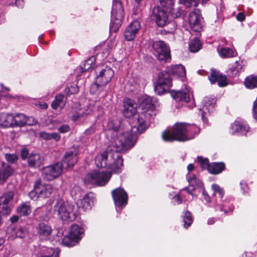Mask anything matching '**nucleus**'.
<instances>
[{"instance_id":"1","label":"nucleus","mask_w":257,"mask_h":257,"mask_svg":"<svg viewBox=\"0 0 257 257\" xmlns=\"http://www.w3.org/2000/svg\"><path fill=\"white\" fill-rule=\"evenodd\" d=\"M145 114H141L137 119L136 125L133 126L131 130L123 132L119 129L118 123L116 126H112L113 121H110L108 123L109 129L112 130L113 135L116 136L114 139L116 146L118 148L117 151L122 149H127L132 147L137 140L138 135L145 131L147 125L145 123Z\"/></svg>"},{"instance_id":"2","label":"nucleus","mask_w":257,"mask_h":257,"mask_svg":"<svg viewBox=\"0 0 257 257\" xmlns=\"http://www.w3.org/2000/svg\"><path fill=\"white\" fill-rule=\"evenodd\" d=\"M97 167L108 168L115 173H120L123 166V160L117 152H103L95 158Z\"/></svg>"},{"instance_id":"3","label":"nucleus","mask_w":257,"mask_h":257,"mask_svg":"<svg viewBox=\"0 0 257 257\" xmlns=\"http://www.w3.org/2000/svg\"><path fill=\"white\" fill-rule=\"evenodd\" d=\"M74 205L65 202L62 199H57L54 205V212L62 220L72 221L76 218V212Z\"/></svg>"},{"instance_id":"4","label":"nucleus","mask_w":257,"mask_h":257,"mask_svg":"<svg viewBox=\"0 0 257 257\" xmlns=\"http://www.w3.org/2000/svg\"><path fill=\"white\" fill-rule=\"evenodd\" d=\"M185 129V123L177 122L173 126L172 130L167 129L163 132L162 134V139L167 142L186 141Z\"/></svg>"},{"instance_id":"5","label":"nucleus","mask_w":257,"mask_h":257,"mask_svg":"<svg viewBox=\"0 0 257 257\" xmlns=\"http://www.w3.org/2000/svg\"><path fill=\"white\" fill-rule=\"evenodd\" d=\"M161 6L164 9L160 8H155L153 14L156 18V22L159 27L165 26L168 20V12L171 11L174 4V0H160Z\"/></svg>"},{"instance_id":"6","label":"nucleus","mask_w":257,"mask_h":257,"mask_svg":"<svg viewBox=\"0 0 257 257\" xmlns=\"http://www.w3.org/2000/svg\"><path fill=\"white\" fill-rule=\"evenodd\" d=\"M124 17L123 9L119 1L113 3L111 11V19L110 24V31L116 32L120 27Z\"/></svg>"},{"instance_id":"7","label":"nucleus","mask_w":257,"mask_h":257,"mask_svg":"<svg viewBox=\"0 0 257 257\" xmlns=\"http://www.w3.org/2000/svg\"><path fill=\"white\" fill-rule=\"evenodd\" d=\"M96 78L95 84L92 85V87L97 88L104 86L110 81L114 75V72L112 69L105 66L101 68L100 66L97 67L95 70Z\"/></svg>"},{"instance_id":"8","label":"nucleus","mask_w":257,"mask_h":257,"mask_svg":"<svg viewBox=\"0 0 257 257\" xmlns=\"http://www.w3.org/2000/svg\"><path fill=\"white\" fill-rule=\"evenodd\" d=\"M153 49L157 59L163 62H170L171 55L169 47L163 41L153 42Z\"/></svg>"},{"instance_id":"9","label":"nucleus","mask_w":257,"mask_h":257,"mask_svg":"<svg viewBox=\"0 0 257 257\" xmlns=\"http://www.w3.org/2000/svg\"><path fill=\"white\" fill-rule=\"evenodd\" d=\"M111 177L109 172H97L94 171L87 174L86 180L91 183L96 184L98 186L105 185Z\"/></svg>"},{"instance_id":"10","label":"nucleus","mask_w":257,"mask_h":257,"mask_svg":"<svg viewBox=\"0 0 257 257\" xmlns=\"http://www.w3.org/2000/svg\"><path fill=\"white\" fill-rule=\"evenodd\" d=\"M62 170V163H57L44 168L42 170V176L47 180H52L59 177L61 174Z\"/></svg>"},{"instance_id":"11","label":"nucleus","mask_w":257,"mask_h":257,"mask_svg":"<svg viewBox=\"0 0 257 257\" xmlns=\"http://www.w3.org/2000/svg\"><path fill=\"white\" fill-rule=\"evenodd\" d=\"M14 197L13 191H10L4 193L0 197V213L8 215L10 213L11 209L10 203Z\"/></svg>"},{"instance_id":"12","label":"nucleus","mask_w":257,"mask_h":257,"mask_svg":"<svg viewBox=\"0 0 257 257\" xmlns=\"http://www.w3.org/2000/svg\"><path fill=\"white\" fill-rule=\"evenodd\" d=\"M172 97L177 101H183L186 102L191 103L189 107L194 106V102L192 93L187 89L180 91H172L171 92Z\"/></svg>"},{"instance_id":"13","label":"nucleus","mask_w":257,"mask_h":257,"mask_svg":"<svg viewBox=\"0 0 257 257\" xmlns=\"http://www.w3.org/2000/svg\"><path fill=\"white\" fill-rule=\"evenodd\" d=\"M115 205L118 207L125 206L127 203L128 196L126 192L122 188H116L111 192Z\"/></svg>"},{"instance_id":"14","label":"nucleus","mask_w":257,"mask_h":257,"mask_svg":"<svg viewBox=\"0 0 257 257\" xmlns=\"http://www.w3.org/2000/svg\"><path fill=\"white\" fill-rule=\"evenodd\" d=\"M202 18L199 11L196 10L190 13L188 21L192 31L200 32L202 30Z\"/></svg>"},{"instance_id":"15","label":"nucleus","mask_w":257,"mask_h":257,"mask_svg":"<svg viewBox=\"0 0 257 257\" xmlns=\"http://www.w3.org/2000/svg\"><path fill=\"white\" fill-rule=\"evenodd\" d=\"M140 107L143 111L139 114L138 117L142 114H145V123L147 124L146 122L149 119V116L151 115V113L153 112L154 106L152 103V99L151 97L149 96H145L143 98V100L140 104Z\"/></svg>"},{"instance_id":"16","label":"nucleus","mask_w":257,"mask_h":257,"mask_svg":"<svg viewBox=\"0 0 257 257\" xmlns=\"http://www.w3.org/2000/svg\"><path fill=\"white\" fill-rule=\"evenodd\" d=\"M138 104L133 100L125 98L123 101V113L126 117L133 116L137 111Z\"/></svg>"},{"instance_id":"17","label":"nucleus","mask_w":257,"mask_h":257,"mask_svg":"<svg viewBox=\"0 0 257 257\" xmlns=\"http://www.w3.org/2000/svg\"><path fill=\"white\" fill-rule=\"evenodd\" d=\"M78 161L76 151H69L66 152L62 160V168H70L74 166Z\"/></svg>"},{"instance_id":"18","label":"nucleus","mask_w":257,"mask_h":257,"mask_svg":"<svg viewBox=\"0 0 257 257\" xmlns=\"http://www.w3.org/2000/svg\"><path fill=\"white\" fill-rule=\"evenodd\" d=\"M141 26L139 22L137 21H133L125 29L124 33L125 39L127 41L134 40Z\"/></svg>"},{"instance_id":"19","label":"nucleus","mask_w":257,"mask_h":257,"mask_svg":"<svg viewBox=\"0 0 257 257\" xmlns=\"http://www.w3.org/2000/svg\"><path fill=\"white\" fill-rule=\"evenodd\" d=\"M14 173V169L9 164L0 161V183L5 182Z\"/></svg>"},{"instance_id":"20","label":"nucleus","mask_w":257,"mask_h":257,"mask_svg":"<svg viewBox=\"0 0 257 257\" xmlns=\"http://www.w3.org/2000/svg\"><path fill=\"white\" fill-rule=\"evenodd\" d=\"M36 185L38 186L37 192L42 198H46L50 196L53 192V187L50 184H42L40 180L36 181Z\"/></svg>"},{"instance_id":"21","label":"nucleus","mask_w":257,"mask_h":257,"mask_svg":"<svg viewBox=\"0 0 257 257\" xmlns=\"http://www.w3.org/2000/svg\"><path fill=\"white\" fill-rule=\"evenodd\" d=\"M209 80L212 84L218 82V85L220 87H224L227 85V82L225 76L221 75L219 71L212 70Z\"/></svg>"},{"instance_id":"22","label":"nucleus","mask_w":257,"mask_h":257,"mask_svg":"<svg viewBox=\"0 0 257 257\" xmlns=\"http://www.w3.org/2000/svg\"><path fill=\"white\" fill-rule=\"evenodd\" d=\"M37 230L39 237L44 239L48 238L52 231L51 226L44 222L39 223L37 227Z\"/></svg>"},{"instance_id":"23","label":"nucleus","mask_w":257,"mask_h":257,"mask_svg":"<svg viewBox=\"0 0 257 257\" xmlns=\"http://www.w3.org/2000/svg\"><path fill=\"white\" fill-rule=\"evenodd\" d=\"M167 72L168 74L173 75L174 76L184 78L186 76V70L182 65H173L167 68Z\"/></svg>"},{"instance_id":"24","label":"nucleus","mask_w":257,"mask_h":257,"mask_svg":"<svg viewBox=\"0 0 257 257\" xmlns=\"http://www.w3.org/2000/svg\"><path fill=\"white\" fill-rule=\"evenodd\" d=\"M13 126H18L22 127L26 124L32 125L34 123L33 122H30V118L27 117L23 113H17L15 115H13Z\"/></svg>"},{"instance_id":"25","label":"nucleus","mask_w":257,"mask_h":257,"mask_svg":"<svg viewBox=\"0 0 257 257\" xmlns=\"http://www.w3.org/2000/svg\"><path fill=\"white\" fill-rule=\"evenodd\" d=\"M231 129L233 135L235 133L243 134L248 131V127L243 121L236 120L231 125Z\"/></svg>"},{"instance_id":"26","label":"nucleus","mask_w":257,"mask_h":257,"mask_svg":"<svg viewBox=\"0 0 257 257\" xmlns=\"http://www.w3.org/2000/svg\"><path fill=\"white\" fill-rule=\"evenodd\" d=\"M185 128L186 141L194 139L200 132V128L195 124L185 123Z\"/></svg>"},{"instance_id":"27","label":"nucleus","mask_w":257,"mask_h":257,"mask_svg":"<svg viewBox=\"0 0 257 257\" xmlns=\"http://www.w3.org/2000/svg\"><path fill=\"white\" fill-rule=\"evenodd\" d=\"M37 257H59L58 252L53 248L42 246Z\"/></svg>"},{"instance_id":"28","label":"nucleus","mask_w":257,"mask_h":257,"mask_svg":"<svg viewBox=\"0 0 257 257\" xmlns=\"http://www.w3.org/2000/svg\"><path fill=\"white\" fill-rule=\"evenodd\" d=\"M43 159L39 154H31L28 158V163L30 167L36 168L40 167L43 162Z\"/></svg>"},{"instance_id":"29","label":"nucleus","mask_w":257,"mask_h":257,"mask_svg":"<svg viewBox=\"0 0 257 257\" xmlns=\"http://www.w3.org/2000/svg\"><path fill=\"white\" fill-rule=\"evenodd\" d=\"M83 233L84 230L83 228L77 224H73L71 226L69 235L75 242H78Z\"/></svg>"},{"instance_id":"30","label":"nucleus","mask_w":257,"mask_h":257,"mask_svg":"<svg viewBox=\"0 0 257 257\" xmlns=\"http://www.w3.org/2000/svg\"><path fill=\"white\" fill-rule=\"evenodd\" d=\"M13 114L0 113V126L3 127L13 126Z\"/></svg>"},{"instance_id":"31","label":"nucleus","mask_w":257,"mask_h":257,"mask_svg":"<svg viewBox=\"0 0 257 257\" xmlns=\"http://www.w3.org/2000/svg\"><path fill=\"white\" fill-rule=\"evenodd\" d=\"M225 169V165L222 162L212 163L208 167V171L212 174H218Z\"/></svg>"},{"instance_id":"32","label":"nucleus","mask_w":257,"mask_h":257,"mask_svg":"<svg viewBox=\"0 0 257 257\" xmlns=\"http://www.w3.org/2000/svg\"><path fill=\"white\" fill-rule=\"evenodd\" d=\"M17 212L20 216L29 215L32 212L30 205L27 202L21 203L17 207Z\"/></svg>"},{"instance_id":"33","label":"nucleus","mask_w":257,"mask_h":257,"mask_svg":"<svg viewBox=\"0 0 257 257\" xmlns=\"http://www.w3.org/2000/svg\"><path fill=\"white\" fill-rule=\"evenodd\" d=\"M92 204V201L87 195H85L82 199L80 200L78 204V207L82 208L84 210H90Z\"/></svg>"},{"instance_id":"34","label":"nucleus","mask_w":257,"mask_h":257,"mask_svg":"<svg viewBox=\"0 0 257 257\" xmlns=\"http://www.w3.org/2000/svg\"><path fill=\"white\" fill-rule=\"evenodd\" d=\"M244 85L249 89L257 87V75H250L247 76L245 79Z\"/></svg>"},{"instance_id":"35","label":"nucleus","mask_w":257,"mask_h":257,"mask_svg":"<svg viewBox=\"0 0 257 257\" xmlns=\"http://www.w3.org/2000/svg\"><path fill=\"white\" fill-rule=\"evenodd\" d=\"M64 96L61 94H57L51 104L52 108L54 109H57L58 107H62L64 105Z\"/></svg>"},{"instance_id":"36","label":"nucleus","mask_w":257,"mask_h":257,"mask_svg":"<svg viewBox=\"0 0 257 257\" xmlns=\"http://www.w3.org/2000/svg\"><path fill=\"white\" fill-rule=\"evenodd\" d=\"M242 69V66L236 61L229 70V75L233 77L236 76Z\"/></svg>"},{"instance_id":"37","label":"nucleus","mask_w":257,"mask_h":257,"mask_svg":"<svg viewBox=\"0 0 257 257\" xmlns=\"http://www.w3.org/2000/svg\"><path fill=\"white\" fill-rule=\"evenodd\" d=\"M211 189L213 191V195L216 196L218 195L219 201H221L224 194L223 189L216 184H213L211 186Z\"/></svg>"},{"instance_id":"38","label":"nucleus","mask_w":257,"mask_h":257,"mask_svg":"<svg viewBox=\"0 0 257 257\" xmlns=\"http://www.w3.org/2000/svg\"><path fill=\"white\" fill-rule=\"evenodd\" d=\"M201 48V45L198 38H194L189 45V48L191 52H196Z\"/></svg>"},{"instance_id":"39","label":"nucleus","mask_w":257,"mask_h":257,"mask_svg":"<svg viewBox=\"0 0 257 257\" xmlns=\"http://www.w3.org/2000/svg\"><path fill=\"white\" fill-rule=\"evenodd\" d=\"M95 60V57H91L87 60H85L83 63V66H82V69L83 71L89 70L93 66V63Z\"/></svg>"},{"instance_id":"40","label":"nucleus","mask_w":257,"mask_h":257,"mask_svg":"<svg viewBox=\"0 0 257 257\" xmlns=\"http://www.w3.org/2000/svg\"><path fill=\"white\" fill-rule=\"evenodd\" d=\"M219 54L222 57H231L234 56V52L229 48H223L219 51Z\"/></svg>"},{"instance_id":"41","label":"nucleus","mask_w":257,"mask_h":257,"mask_svg":"<svg viewBox=\"0 0 257 257\" xmlns=\"http://www.w3.org/2000/svg\"><path fill=\"white\" fill-rule=\"evenodd\" d=\"M183 221H184V226L185 228L188 227L192 223L193 219L191 215V213L187 211L184 214L183 217Z\"/></svg>"},{"instance_id":"42","label":"nucleus","mask_w":257,"mask_h":257,"mask_svg":"<svg viewBox=\"0 0 257 257\" xmlns=\"http://www.w3.org/2000/svg\"><path fill=\"white\" fill-rule=\"evenodd\" d=\"M5 158L7 161L11 164L16 163L18 160V156L16 154H5Z\"/></svg>"},{"instance_id":"43","label":"nucleus","mask_w":257,"mask_h":257,"mask_svg":"<svg viewBox=\"0 0 257 257\" xmlns=\"http://www.w3.org/2000/svg\"><path fill=\"white\" fill-rule=\"evenodd\" d=\"M181 3L184 5L186 7H196L199 3V0H180Z\"/></svg>"},{"instance_id":"44","label":"nucleus","mask_w":257,"mask_h":257,"mask_svg":"<svg viewBox=\"0 0 257 257\" xmlns=\"http://www.w3.org/2000/svg\"><path fill=\"white\" fill-rule=\"evenodd\" d=\"M205 101H207V100L205 99ZM214 101L215 100L213 99H212L211 103H209L208 104L207 102H206V103L203 105L202 108L204 113H206V112H205V110H208L209 113L213 110L214 107Z\"/></svg>"},{"instance_id":"45","label":"nucleus","mask_w":257,"mask_h":257,"mask_svg":"<svg viewBox=\"0 0 257 257\" xmlns=\"http://www.w3.org/2000/svg\"><path fill=\"white\" fill-rule=\"evenodd\" d=\"M37 186L35 182L34 190L30 191L29 193V196L32 199L36 200L38 198L41 197L39 195V193L37 192Z\"/></svg>"},{"instance_id":"46","label":"nucleus","mask_w":257,"mask_h":257,"mask_svg":"<svg viewBox=\"0 0 257 257\" xmlns=\"http://www.w3.org/2000/svg\"><path fill=\"white\" fill-rule=\"evenodd\" d=\"M197 160L200 163L201 167L203 169H207L208 170V167L210 165V164L209 163L208 160L207 159H203L201 157H198Z\"/></svg>"},{"instance_id":"47","label":"nucleus","mask_w":257,"mask_h":257,"mask_svg":"<svg viewBox=\"0 0 257 257\" xmlns=\"http://www.w3.org/2000/svg\"><path fill=\"white\" fill-rule=\"evenodd\" d=\"M73 242L74 241L73 240L72 238L70 237V236H65L62 239V244L66 246H71L73 245Z\"/></svg>"},{"instance_id":"48","label":"nucleus","mask_w":257,"mask_h":257,"mask_svg":"<svg viewBox=\"0 0 257 257\" xmlns=\"http://www.w3.org/2000/svg\"><path fill=\"white\" fill-rule=\"evenodd\" d=\"M26 233V230L22 227L18 228L16 232V236L19 238L24 237Z\"/></svg>"},{"instance_id":"49","label":"nucleus","mask_w":257,"mask_h":257,"mask_svg":"<svg viewBox=\"0 0 257 257\" xmlns=\"http://www.w3.org/2000/svg\"><path fill=\"white\" fill-rule=\"evenodd\" d=\"M58 131L60 133H65L70 131V127L67 124H64L58 127Z\"/></svg>"},{"instance_id":"50","label":"nucleus","mask_w":257,"mask_h":257,"mask_svg":"<svg viewBox=\"0 0 257 257\" xmlns=\"http://www.w3.org/2000/svg\"><path fill=\"white\" fill-rule=\"evenodd\" d=\"M170 79L168 77H165L164 80H162L161 78L159 79V83L161 85H167V86H169L170 85Z\"/></svg>"},{"instance_id":"51","label":"nucleus","mask_w":257,"mask_h":257,"mask_svg":"<svg viewBox=\"0 0 257 257\" xmlns=\"http://www.w3.org/2000/svg\"><path fill=\"white\" fill-rule=\"evenodd\" d=\"M29 151L26 149H23L21 151V157L23 160H26L28 158Z\"/></svg>"},{"instance_id":"52","label":"nucleus","mask_w":257,"mask_h":257,"mask_svg":"<svg viewBox=\"0 0 257 257\" xmlns=\"http://www.w3.org/2000/svg\"><path fill=\"white\" fill-rule=\"evenodd\" d=\"M40 137L46 140H51V133H48L45 132H43L40 134Z\"/></svg>"},{"instance_id":"53","label":"nucleus","mask_w":257,"mask_h":257,"mask_svg":"<svg viewBox=\"0 0 257 257\" xmlns=\"http://www.w3.org/2000/svg\"><path fill=\"white\" fill-rule=\"evenodd\" d=\"M61 138V136L57 133H51V140L54 139L56 141H58L60 140Z\"/></svg>"},{"instance_id":"54","label":"nucleus","mask_w":257,"mask_h":257,"mask_svg":"<svg viewBox=\"0 0 257 257\" xmlns=\"http://www.w3.org/2000/svg\"><path fill=\"white\" fill-rule=\"evenodd\" d=\"M196 179V178L195 177L194 175H190L188 176L187 180L189 183L190 184H194V182H195V180Z\"/></svg>"},{"instance_id":"55","label":"nucleus","mask_w":257,"mask_h":257,"mask_svg":"<svg viewBox=\"0 0 257 257\" xmlns=\"http://www.w3.org/2000/svg\"><path fill=\"white\" fill-rule=\"evenodd\" d=\"M69 92L71 94H75L78 92V88L76 86H71L69 88Z\"/></svg>"},{"instance_id":"56","label":"nucleus","mask_w":257,"mask_h":257,"mask_svg":"<svg viewBox=\"0 0 257 257\" xmlns=\"http://www.w3.org/2000/svg\"><path fill=\"white\" fill-rule=\"evenodd\" d=\"M237 20L241 22L243 21L245 18L244 15L242 13H238L236 17Z\"/></svg>"},{"instance_id":"57","label":"nucleus","mask_w":257,"mask_h":257,"mask_svg":"<svg viewBox=\"0 0 257 257\" xmlns=\"http://www.w3.org/2000/svg\"><path fill=\"white\" fill-rule=\"evenodd\" d=\"M24 3L23 0H17L15 2V5L18 7H22L24 6Z\"/></svg>"},{"instance_id":"58","label":"nucleus","mask_w":257,"mask_h":257,"mask_svg":"<svg viewBox=\"0 0 257 257\" xmlns=\"http://www.w3.org/2000/svg\"><path fill=\"white\" fill-rule=\"evenodd\" d=\"M203 195L204 196V199L206 200V202H210V198L209 196V195H208V194L205 191L203 192Z\"/></svg>"},{"instance_id":"59","label":"nucleus","mask_w":257,"mask_h":257,"mask_svg":"<svg viewBox=\"0 0 257 257\" xmlns=\"http://www.w3.org/2000/svg\"><path fill=\"white\" fill-rule=\"evenodd\" d=\"M19 218V217L18 215H13L11 217L10 220L12 223H15L18 221Z\"/></svg>"},{"instance_id":"60","label":"nucleus","mask_w":257,"mask_h":257,"mask_svg":"<svg viewBox=\"0 0 257 257\" xmlns=\"http://www.w3.org/2000/svg\"><path fill=\"white\" fill-rule=\"evenodd\" d=\"M174 198L178 204H180L181 203L182 199L179 195H175Z\"/></svg>"},{"instance_id":"61","label":"nucleus","mask_w":257,"mask_h":257,"mask_svg":"<svg viewBox=\"0 0 257 257\" xmlns=\"http://www.w3.org/2000/svg\"><path fill=\"white\" fill-rule=\"evenodd\" d=\"M215 207L216 208V210L218 209V208L220 211H222L223 210L222 208V205L217 202L216 203Z\"/></svg>"},{"instance_id":"62","label":"nucleus","mask_w":257,"mask_h":257,"mask_svg":"<svg viewBox=\"0 0 257 257\" xmlns=\"http://www.w3.org/2000/svg\"><path fill=\"white\" fill-rule=\"evenodd\" d=\"M5 242V240L3 238L0 237V250L3 249Z\"/></svg>"},{"instance_id":"63","label":"nucleus","mask_w":257,"mask_h":257,"mask_svg":"<svg viewBox=\"0 0 257 257\" xmlns=\"http://www.w3.org/2000/svg\"><path fill=\"white\" fill-rule=\"evenodd\" d=\"M187 169L189 171H191L194 169V165L192 164H190L187 166Z\"/></svg>"},{"instance_id":"64","label":"nucleus","mask_w":257,"mask_h":257,"mask_svg":"<svg viewBox=\"0 0 257 257\" xmlns=\"http://www.w3.org/2000/svg\"><path fill=\"white\" fill-rule=\"evenodd\" d=\"M215 221L214 218H210L208 220V224L209 225L212 224L214 223Z\"/></svg>"}]
</instances>
